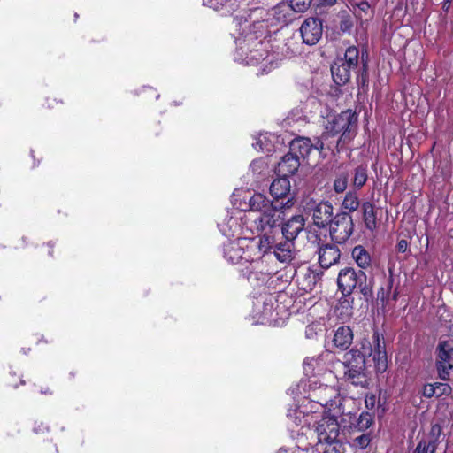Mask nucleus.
I'll return each mask as SVG.
<instances>
[{
    "label": "nucleus",
    "instance_id": "58836bf2",
    "mask_svg": "<svg viewBox=\"0 0 453 453\" xmlns=\"http://www.w3.org/2000/svg\"><path fill=\"white\" fill-rule=\"evenodd\" d=\"M253 147L259 151L269 153L273 150V146L269 142L268 134H260Z\"/></svg>",
    "mask_w": 453,
    "mask_h": 453
},
{
    "label": "nucleus",
    "instance_id": "a18cd8bd",
    "mask_svg": "<svg viewBox=\"0 0 453 453\" xmlns=\"http://www.w3.org/2000/svg\"><path fill=\"white\" fill-rule=\"evenodd\" d=\"M353 22L350 18H343L340 22V29L344 33H349L352 29Z\"/></svg>",
    "mask_w": 453,
    "mask_h": 453
},
{
    "label": "nucleus",
    "instance_id": "7c9ffc66",
    "mask_svg": "<svg viewBox=\"0 0 453 453\" xmlns=\"http://www.w3.org/2000/svg\"><path fill=\"white\" fill-rule=\"evenodd\" d=\"M351 256L360 268L366 269L371 265V256L363 246L357 245L354 247L351 252Z\"/></svg>",
    "mask_w": 453,
    "mask_h": 453
},
{
    "label": "nucleus",
    "instance_id": "49530a36",
    "mask_svg": "<svg viewBox=\"0 0 453 453\" xmlns=\"http://www.w3.org/2000/svg\"><path fill=\"white\" fill-rule=\"evenodd\" d=\"M423 395L426 398L436 397L434 384H426L423 388Z\"/></svg>",
    "mask_w": 453,
    "mask_h": 453
},
{
    "label": "nucleus",
    "instance_id": "2f4dec72",
    "mask_svg": "<svg viewBox=\"0 0 453 453\" xmlns=\"http://www.w3.org/2000/svg\"><path fill=\"white\" fill-rule=\"evenodd\" d=\"M351 174H353L352 185L357 188H361L367 181V166L364 165L355 166L351 164Z\"/></svg>",
    "mask_w": 453,
    "mask_h": 453
},
{
    "label": "nucleus",
    "instance_id": "393cba45",
    "mask_svg": "<svg viewBox=\"0 0 453 453\" xmlns=\"http://www.w3.org/2000/svg\"><path fill=\"white\" fill-rule=\"evenodd\" d=\"M300 165L301 161L288 152L278 164V173L285 177L292 175L298 170Z\"/></svg>",
    "mask_w": 453,
    "mask_h": 453
},
{
    "label": "nucleus",
    "instance_id": "39448f33",
    "mask_svg": "<svg viewBox=\"0 0 453 453\" xmlns=\"http://www.w3.org/2000/svg\"><path fill=\"white\" fill-rule=\"evenodd\" d=\"M357 117L351 110L342 111L341 114L335 116L333 119L329 120L326 125V130L321 136L319 144L320 150L324 149L332 150L330 145L326 143V140L342 133L340 140H350L353 137L354 131L357 127Z\"/></svg>",
    "mask_w": 453,
    "mask_h": 453
},
{
    "label": "nucleus",
    "instance_id": "6e6552de",
    "mask_svg": "<svg viewBox=\"0 0 453 453\" xmlns=\"http://www.w3.org/2000/svg\"><path fill=\"white\" fill-rule=\"evenodd\" d=\"M337 284L344 296L350 295L356 288L365 296L372 293L371 284L367 283L365 273L361 270L357 272L352 267H345L339 272Z\"/></svg>",
    "mask_w": 453,
    "mask_h": 453
},
{
    "label": "nucleus",
    "instance_id": "5fc2aeb1",
    "mask_svg": "<svg viewBox=\"0 0 453 453\" xmlns=\"http://www.w3.org/2000/svg\"><path fill=\"white\" fill-rule=\"evenodd\" d=\"M35 431L36 433H38V432H41V431H42V430L41 428H39V427H38V428H35Z\"/></svg>",
    "mask_w": 453,
    "mask_h": 453
},
{
    "label": "nucleus",
    "instance_id": "f03ea898",
    "mask_svg": "<svg viewBox=\"0 0 453 453\" xmlns=\"http://www.w3.org/2000/svg\"><path fill=\"white\" fill-rule=\"evenodd\" d=\"M237 28V35L234 34L236 44V59L248 65H258L268 56V42L266 38V26L263 21H254L253 24L247 19L243 21L239 18L234 19Z\"/></svg>",
    "mask_w": 453,
    "mask_h": 453
},
{
    "label": "nucleus",
    "instance_id": "412c9836",
    "mask_svg": "<svg viewBox=\"0 0 453 453\" xmlns=\"http://www.w3.org/2000/svg\"><path fill=\"white\" fill-rule=\"evenodd\" d=\"M319 144L320 141H319L317 144L313 146L310 139L298 137L290 142L289 153L293 154V156L297 157L300 161L301 159L305 160L314 148L320 150Z\"/></svg>",
    "mask_w": 453,
    "mask_h": 453
},
{
    "label": "nucleus",
    "instance_id": "5701e85b",
    "mask_svg": "<svg viewBox=\"0 0 453 453\" xmlns=\"http://www.w3.org/2000/svg\"><path fill=\"white\" fill-rule=\"evenodd\" d=\"M351 163L341 165L337 171L334 181V190L336 193H342L346 190L350 176Z\"/></svg>",
    "mask_w": 453,
    "mask_h": 453
},
{
    "label": "nucleus",
    "instance_id": "a211bd4d",
    "mask_svg": "<svg viewBox=\"0 0 453 453\" xmlns=\"http://www.w3.org/2000/svg\"><path fill=\"white\" fill-rule=\"evenodd\" d=\"M372 355L374 366L379 372H383L387 369L388 357L384 341L380 340V334L374 333L372 336Z\"/></svg>",
    "mask_w": 453,
    "mask_h": 453
},
{
    "label": "nucleus",
    "instance_id": "ea45409f",
    "mask_svg": "<svg viewBox=\"0 0 453 453\" xmlns=\"http://www.w3.org/2000/svg\"><path fill=\"white\" fill-rule=\"evenodd\" d=\"M311 1L312 0H290L288 4L291 7L292 13H302L310 8Z\"/></svg>",
    "mask_w": 453,
    "mask_h": 453
},
{
    "label": "nucleus",
    "instance_id": "4be33fe9",
    "mask_svg": "<svg viewBox=\"0 0 453 453\" xmlns=\"http://www.w3.org/2000/svg\"><path fill=\"white\" fill-rule=\"evenodd\" d=\"M319 262L323 268H329L337 264L341 257V251L334 244L322 245L319 251Z\"/></svg>",
    "mask_w": 453,
    "mask_h": 453
},
{
    "label": "nucleus",
    "instance_id": "de8ad7c7",
    "mask_svg": "<svg viewBox=\"0 0 453 453\" xmlns=\"http://www.w3.org/2000/svg\"><path fill=\"white\" fill-rule=\"evenodd\" d=\"M408 242L404 239H402L397 242L396 250L400 253H405L408 250Z\"/></svg>",
    "mask_w": 453,
    "mask_h": 453
},
{
    "label": "nucleus",
    "instance_id": "6e6d98bb",
    "mask_svg": "<svg viewBox=\"0 0 453 453\" xmlns=\"http://www.w3.org/2000/svg\"><path fill=\"white\" fill-rule=\"evenodd\" d=\"M47 393V389H44V391H42V394Z\"/></svg>",
    "mask_w": 453,
    "mask_h": 453
},
{
    "label": "nucleus",
    "instance_id": "c9c22d12",
    "mask_svg": "<svg viewBox=\"0 0 453 453\" xmlns=\"http://www.w3.org/2000/svg\"><path fill=\"white\" fill-rule=\"evenodd\" d=\"M351 435L352 439L350 444L353 448L365 449L371 443L372 437L370 433H358L355 434L351 433Z\"/></svg>",
    "mask_w": 453,
    "mask_h": 453
},
{
    "label": "nucleus",
    "instance_id": "dca6fc26",
    "mask_svg": "<svg viewBox=\"0 0 453 453\" xmlns=\"http://www.w3.org/2000/svg\"><path fill=\"white\" fill-rule=\"evenodd\" d=\"M273 298L268 296L265 300H257L254 304L252 318L254 324H271L273 321Z\"/></svg>",
    "mask_w": 453,
    "mask_h": 453
},
{
    "label": "nucleus",
    "instance_id": "f704fd0d",
    "mask_svg": "<svg viewBox=\"0 0 453 453\" xmlns=\"http://www.w3.org/2000/svg\"><path fill=\"white\" fill-rule=\"evenodd\" d=\"M372 423L373 418L372 415L369 412H362L359 415L357 423L351 427V433H354V434L358 433H365V431H366Z\"/></svg>",
    "mask_w": 453,
    "mask_h": 453
},
{
    "label": "nucleus",
    "instance_id": "4c0bfd02",
    "mask_svg": "<svg viewBox=\"0 0 453 453\" xmlns=\"http://www.w3.org/2000/svg\"><path fill=\"white\" fill-rule=\"evenodd\" d=\"M437 442L434 439L421 440L413 453H435Z\"/></svg>",
    "mask_w": 453,
    "mask_h": 453
},
{
    "label": "nucleus",
    "instance_id": "6ab92c4d",
    "mask_svg": "<svg viewBox=\"0 0 453 453\" xmlns=\"http://www.w3.org/2000/svg\"><path fill=\"white\" fill-rule=\"evenodd\" d=\"M320 273L310 267L300 268L296 273V280L298 288L304 291H311L320 280Z\"/></svg>",
    "mask_w": 453,
    "mask_h": 453
},
{
    "label": "nucleus",
    "instance_id": "72a5a7b5",
    "mask_svg": "<svg viewBox=\"0 0 453 453\" xmlns=\"http://www.w3.org/2000/svg\"><path fill=\"white\" fill-rule=\"evenodd\" d=\"M359 58V50L356 46H349L347 48L344 58L339 59L340 62L345 65L346 67L354 70L357 67Z\"/></svg>",
    "mask_w": 453,
    "mask_h": 453
},
{
    "label": "nucleus",
    "instance_id": "c03bdc74",
    "mask_svg": "<svg viewBox=\"0 0 453 453\" xmlns=\"http://www.w3.org/2000/svg\"><path fill=\"white\" fill-rule=\"evenodd\" d=\"M229 0H203V4L210 8L219 10L224 6Z\"/></svg>",
    "mask_w": 453,
    "mask_h": 453
},
{
    "label": "nucleus",
    "instance_id": "f257e3e1",
    "mask_svg": "<svg viewBox=\"0 0 453 453\" xmlns=\"http://www.w3.org/2000/svg\"><path fill=\"white\" fill-rule=\"evenodd\" d=\"M324 371L320 357H307L303 361V372L307 379L302 380L296 388L292 389V392L296 395H304L309 404L314 403L317 407L314 410L315 412L323 409L324 412L342 415L344 412L342 406V398L338 390L334 387L320 383L318 380V376Z\"/></svg>",
    "mask_w": 453,
    "mask_h": 453
},
{
    "label": "nucleus",
    "instance_id": "c756f323",
    "mask_svg": "<svg viewBox=\"0 0 453 453\" xmlns=\"http://www.w3.org/2000/svg\"><path fill=\"white\" fill-rule=\"evenodd\" d=\"M344 375L353 385L365 387L367 379L365 373V367H344Z\"/></svg>",
    "mask_w": 453,
    "mask_h": 453
},
{
    "label": "nucleus",
    "instance_id": "7ed1b4c3",
    "mask_svg": "<svg viewBox=\"0 0 453 453\" xmlns=\"http://www.w3.org/2000/svg\"><path fill=\"white\" fill-rule=\"evenodd\" d=\"M294 204L292 197H288L287 202L280 205L274 204L265 195L254 194L249 201L250 211L245 213V222L248 225H257L258 230L265 226L270 227L280 225L284 219V209L290 208Z\"/></svg>",
    "mask_w": 453,
    "mask_h": 453
},
{
    "label": "nucleus",
    "instance_id": "0eeeda50",
    "mask_svg": "<svg viewBox=\"0 0 453 453\" xmlns=\"http://www.w3.org/2000/svg\"><path fill=\"white\" fill-rule=\"evenodd\" d=\"M293 19L291 7L287 2H280L268 12L262 8L255 9L250 15L249 22L263 21L266 26V35L269 34V27L285 25Z\"/></svg>",
    "mask_w": 453,
    "mask_h": 453
},
{
    "label": "nucleus",
    "instance_id": "f8f14e48",
    "mask_svg": "<svg viewBox=\"0 0 453 453\" xmlns=\"http://www.w3.org/2000/svg\"><path fill=\"white\" fill-rule=\"evenodd\" d=\"M307 209L311 212L313 224L319 228L326 226L334 220V208L329 202L320 201L317 203L311 200L307 203Z\"/></svg>",
    "mask_w": 453,
    "mask_h": 453
},
{
    "label": "nucleus",
    "instance_id": "4d7b16f0",
    "mask_svg": "<svg viewBox=\"0 0 453 453\" xmlns=\"http://www.w3.org/2000/svg\"><path fill=\"white\" fill-rule=\"evenodd\" d=\"M47 393V389H44V391H42V394Z\"/></svg>",
    "mask_w": 453,
    "mask_h": 453
},
{
    "label": "nucleus",
    "instance_id": "20e7f679",
    "mask_svg": "<svg viewBox=\"0 0 453 453\" xmlns=\"http://www.w3.org/2000/svg\"><path fill=\"white\" fill-rule=\"evenodd\" d=\"M339 416L334 412H325L319 420L314 419L312 429L317 436V451L320 449L322 453H342Z\"/></svg>",
    "mask_w": 453,
    "mask_h": 453
},
{
    "label": "nucleus",
    "instance_id": "9b49d317",
    "mask_svg": "<svg viewBox=\"0 0 453 453\" xmlns=\"http://www.w3.org/2000/svg\"><path fill=\"white\" fill-rule=\"evenodd\" d=\"M436 368L439 377L447 380L453 369V342H441L437 347Z\"/></svg>",
    "mask_w": 453,
    "mask_h": 453
},
{
    "label": "nucleus",
    "instance_id": "4468645a",
    "mask_svg": "<svg viewBox=\"0 0 453 453\" xmlns=\"http://www.w3.org/2000/svg\"><path fill=\"white\" fill-rule=\"evenodd\" d=\"M372 352L371 342L363 341L360 349L355 348L344 354L342 364L344 367H365L366 357H370Z\"/></svg>",
    "mask_w": 453,
    "mask_h": 453
},
{
    "label": "nucleus",
    "instance_id": "ddd939ff",
    "mask_svg": "<svg viewBox=\"0 0 453 453\" xmlns=\"http://www.w3.org/2000/svg\"><path fill=\"white\" fill-rule=\"evenodd\" d=\"M300 33L303 43L307 45L317 44L323 34L321 19L315 17L307 18L300 27Z\"/></svg>",
    "mask_w": 453,
    "mask_h": 453
},
{
    "label": "nucleus",
    "instance_id": "603ef678",
    "mask_svg": "<svg viewBox=\"0 0 453 453\" xmlns=\"http://www.w3.org/2000/svg\"><path fill=\"white\" fill-rule=\"evenodd\" d=\"M451 0H444L442 8L446 11L449 8Z\"/></svg>",
    "mask_w": 453,
    "mask_h": 453
},
{
    "label": "nucleus",
    "instance_id": "b1692460",
    "mask_svg": "<svg viewBox=\"0 0 453 453\" xmlns=\"http://www.w3.org/2000/svg\"><path fill=\"white\" fill-rule=\"evenodd\" d=\"M290 188L289 180L287 177L282 176L275 179L272 182L270 186V194L275 200L285 198L289 195Z\"/></svg>",
    "mask_w": 453,
    "mask_h": 453
},
{
    "label": "nucleus",
    "instance_id": "e433bc0d",
    "mask_svg": "<svg viewBox=\"0 0 453 453\" xmlns=\"http://www.w3.org/2000/svg\"><path fill=\"white\" fill-rule=\"evenodd\" d=\"M359 199L356 192L349 191L346 194L342 207L349 212H353L359 207Z\"/></svg>",
    "mask_w": 453,
    "mask_h": 453
},
{
    "label": "nucleus",
    "instance_id": "1a4fd4ad",
    "mask_svg": "<svg viewBox=\"0 0 453 453\" xmlns=\"http://www.w3.org/2000/svg\"><path fill=\"white\" fill-rule=\"evenodd\" d=\"M245 213L242 211L227 212L225 218L218 223V227L223 235L231 238L242 237L244 234V229L247 230V224L245 222Z\"/></svg>",
    "mask_w": 453,
    "mask_h": 453
},
{
    "label": "nucleus",
    "instance_id": "a878e982",
    "mask_svg": "<svg viewBox=\"0 0 453 453\" xmlns=\"http://www.w3.org/2000/svg\"><path fill=\"white\" fill-rule=\"evenodd\" d=\"M353 341V333L350 327L342 326H340L334 333V343L341 349H347Z\"/></svg>",
    "mask_w": 453,
    "mask_h": 453
},
{
    "label": "nucleus",
    "instance_id": "bb28decb",
    "mask_svg": "<svg viewBox=\"0 0 453 453\" xmlns=\"http://www.w3.org/2000/svg\"><path fill=\"white\" fill-rule=\"evenodd\" d=\"M293 246V242L285 240L284 242L275 244L273 253L280 262L288 263L294 257Z\"/></svg>",
    "mask_w": 453,
    "mask_h": 453
},
{
    "label": "nucleus",
    "instance_id": "f3484780",
    "mask_svg": "<svg viewBox=\"0 0 453 453\" xmlns=\"http://www.w3.org/2000/svg\"><path fill=\"white\" fill-rule=\"evenodd\" d=\"M313 408L314 406L309 408L308 405L296 406L288 411L287 417L296 426L310 427L312 426L314 419L317 418Z\"/></svg>",
    "mask_w": 453,
    "mask_h": 453
},
{
    "label": "nucleus",
    "instance_id": "423d86ee",
    "mask_svg": "<svg viewBox=\"0 0 453 453\" xmlns=\"http://www.w3.org/2000/svg\"><path fill=\"white\" fill-rule=\"evenodd\" d=\"M254 245L250 236L238 237L228 240L223 244V257L231 264L245 265L253 262L254 268L258 267L260 262L252 257Z\"/></svg>",
    "mask_w": 453,
    "mask_h": 453
},
{
    "label": "nucleus",
    "instance_id": "473e14b6",
    "mask_svg": "<svg viewBox=\"0 0 453 453\" xmlns=\"http://www.w3.org/2000/svg\"><path fill=\"white\" fill-rule=\"evenodd\" d=\"M363 218L366 228L374 230L376 228V214L374 211V205L370 202H365L362 204Z\"/></svg>",
    "mask_w": 453,
    "mask_h": 453
},
{
    "label": "nucleus",
    "instance_id": "09e8293b",
    "mask_svg": "<svg viewBox=\"0 0 453 453\" xmlns=\"http://www.w3.org/2000/svg\"><path fill=\"white\" fill-rule=\"evenodd\" d=\"M377 398L374 395H367L365 397V405L367 408L372 409L376 404Z\"/></svg>",
    "mask_w": 453,
    "mask_h": 453
},
{
    "label": "nucleus",
    "instance_id": "aec40b11",
    "mask_svg": "<svg viewBox=\"0 0 453 453\" xmlns=\"http://www.w3.org/2000/svg\"><path fill=\"white\" fill-rule=\"evenodd\" d=\"M281 234L285 240L293 242L303 230L305 219L302 215H295L285 223L281 222Z\"/></svg>",
    "mask_w": 453,
    "mask_h": 453
},
{
    "label": "nucleus",
    "instance_id": "a19ab883",
    "mask_svg": "<svg viewBox=\"0 0 453 453\" xmlns=\"http://www.w3.org/2000/svg\"><path fill=\"white\" fill-rule=\"evenodd\" d=\"M434 384L436 390V397L449 395L452 391L451 387L447 383L436 382Z\"/></svg>",
    "mask_w": 453,
    "mask_h": 453
},
{
    "label": "nucleus",
    "instance_id": "864d4df0",
    "mask_svg": "<svg viewBox=\"0 0 453 453\" xmlns=\"http://www.w3.org/2000/svg\"><path fill=\"white\" fill-rule=\"evenodd\" d=\"M393 299L394 300H396L397 299V292L395 291L393 295Z\"/></svg>",
    "mask_w": 453,
    "mask_h": 453
},
{
    "label": "nucleus",
    "instance_id": "37998d69",
    "mask_svg": "<svg viewBox=\"0 0 453 453\" xmlns=\"http://www.w3.org/2000/svg\"><path fill=\"white\" fill-rule=\"evenodd\" d=\"M393 285V278L390 277L388 282L387 289H384V288H381L378 292V298L380 299L382 302H385L388 300L391 288Z\"/></svg>",
    "mask_w": 453,
    "mask_h": 453
},
{
    "label": "nucleus",
    "instance_id": "9d476101",
    "mask_svg": "<svg viewBox=\"0 0 453 453\" xmlns=\"http://www.w3.org/2000/svg\"><path fill=\"white\" fill-rule=\"evenodd\" d=\"M354 224L352 217L347 212L338 213L330 224V236L338 243H344L353 233Z\"/></svg>",
    "mask_w": 453,
    "mask_h": 453
},
{
    "label": "nucleus",
    "instance_id": "3c124183",
    "mask_svg": "<svg viewBox=\"0 0 453 453\" xmlns=\"http://www.w3.org/2000/svg\"><path fill=\"white\" fill-rule=\"evenodd\" d=\"M337 0H319L321 6H332L336 3Z\"/></svg>",
    "mask_w": 453,
    "mask_h": 453
},
{
    "label": "nucleus",
    "instance_id": "2eb2a0df",
    "mask_svg": "<svg viewBox=\"0 0 453 453\" xmlns=\"http://www.w3.org/2000/svg\"><path fill=\"white\" fill-rule=\"evenodd\" d=\"M280 225H275L272 227L265 226L264 229L258 230L257 225H248L247 230L251 234H262L258 248L261 252L267 254L274 249L276 242L275 234L278 233V228Z\"/></svg>",
    "mask_w": 453,
    "mask_h": 453
},
{
    "label": "nucleus",
    "instance_id": "8fccbe9b",
    "mask_svg": "<svg viewBox=\"0 0 453 453\" xmlns=\"http://www.w3.org/2000/svg\"><path fill=\"white\" fill-rule=\"evenodd\" d=\"M296 448H300L302 450H303L304 453H311L312 449L316 452V453H322V451L319 449V451H317V446L316 445H312L311 447H308V446H302V445H297Z\"/></svg>",
    "mask_w": 453,
    "mask_h": 453
},
{
    "label": "nucleus",
    "instance_id": "cd10ccee",
    "mask_svg": "<svg viewBox=\"0 0 453 453\" xmlns=\"http://www.w3.org/2000/svg\"><path fill=\"white\" fill-rule=\"evenodd\" d=\"M257 260L260 262V264L257 268H254L253 262L250 261V263H248L251 266V270L247 272L246 277L248 280L250 281V283L259 285L264 284L265 282L267 281V280H269L271 276L274 273V271L268 270L267 273L259 271L262 265V261L260 259Z\"/></svg>",
    "mask_w": 453,
    "mask_h": 453
},
{
    "label": "nucleus",
    "instance_id": "79ce46f5",
    "mask_svg": "<svg viewBox=\"0 0 453 453\" xmlns=\"http://www.w3.org/2000/svg\"><path fill=\"white\" fill-rule=\"evenodd\" d=\"M250 169L254 174H261L265 169V163L263 159L253 160L250 165Z\"/></svg>",
    "mask_w": 453,
    "mask_h": 453
},
{
    "label": "nucleus",
    "instance_id": "c85d7f7f",
    "mask_svg": "<svg viewBox=\"0 0 453 453\" xmlns=\"http://www.w3.org/2000/svg\"><path fill=\"white\" fill-rule=\"evenodd\" d=\"M351 69L345 66L339 60L331 66V73L334 81L337 85L347 83L350 78Z\"/></svg>",
    "mask_w": 453,
    "mask_h": 453
}]
</instances>
